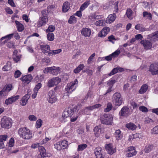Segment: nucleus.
Returning a JSON list of instances; mask_svg holds the SVG:
<instances>
[{
	"label": "nucleus",
	"instance_id": "nucleus-45",
	"mask_svg": "<svg viewBox=\"0 0 158 158\" xmlns=\"http://www.w3.org/2000/svg\"><path fill=\"white\" fill-rule=\"evenodd\" d=\"M151 133L152 134H158V125L155 126L151 130Z\"/></svg>",
	"mask_w": 158,
	"mask_h": 158
},
{
	"label": "nucleus",
	"instance_id": "nucleus-19",
	"mask_svg": "<svg viewBox=\"0 0 158 158\" xmlns=\"http://www.w3.org/2000/svg\"><path fill=\"white\" fill-rule=\"evenodd\" d=\"M94 134L96 137H98L103 132V130L101 128L100 126L95 127L94 129Z\"/></svg>",
	"mask_w": 158,
	"mask_h": 158
},
{
	"label": "nucleus",
	"instance_id": "nucleus-21",
	"mask_svg": "<svg viewBox=\"0 0 158 158\" xmlns=\"http://www.w3.org/2000/svg\"><path fill=\"white\" fill-rule=\"evenodd\" d=\"M7 138V135H0V149L4 148V141L6 140Z\"/></svg>",
	"mask_w": 158,
	"mask_h": 158
},
{
	"label": "nucleus",
	"instance_id": "nucleus-60",
	"mask_svg": "<svg viewBox=\"0 0 158 158\" xmlns=\"http://www.w3.org/2000/svg\"><path fill=\"white\" fill-rule=\"evenodd\" d=\"M21 73L20 71L17 70L15 72L14 77L15 78H18L20 76Z\"/></svg>",
	"mask_w": 158,
	"mask_h": 158
},
{
	"label": "nucleus",
	"instance_id": "nucleus-55",
	"mask_svg": "<svg viewBox=\"0 0 158 158\" xmlns=\"http://www.w3.org/2000/svg\"><path fill=\"white\" fill-rule=\"evenodd\" d=\"M12 88V85L10 84H9L7 85L6 87H4L3 89H5V92L6 91H9L11 90Z\"/></svg>",
	"mask_w": 158,
	"mask_h": 158
},
{
	"label": "nucleus",
	"instance_id": "nucleus-42",
	"mask_svg": "<svg viewBox=\"0 0 158 158\" xmlns=\"http://www.w3.org/2000/svg\"><path fill=\"white\" fill-rule=\"evenodd\" d=\"M55 27L52 25L49 26L46 30V32H52L55 30Z\"/></svg>",
	"mask_w": 158,
	"mask_h": 158
},
{
	"label": "nucleus",
	"instance_id": "nucleus-15",
	"mask_svg": "<svg viewBox=\"0 0 158 158\" xmlns=\"http://www.w3.org/2000/svg\"><path fill=\"white\" fill-rule=\"evenodd\" d=\"M94 153L96 158H103L104 155L102 152V148L100 147H98L95 148Z\"/></svg>",
	"mask_w": 158,
	"mask_h": 158
},
{
	"label": "nucleus",
	"instance_id": "nucleus-3",
	"mask_svg": "<svg viewBox=\"0 0 158 158\" xmlns=\"http://www.w3.org/2000/svg\"><path fill=\"white\" fill-rule=\"evenodd\" d=\"M112 102L116 106H120L123 103L122 98L121 94L118 92H116L112 96Z\"/></svg>",
	"mask_w": 158,
	"mask_h": 158
},
{
	"label": "nucleus",
	"instance_id": "nucleus-63",
	"mask_svg": "<svg viewBox=\"0 0 158 158\" xmlns=\"http://www.w3.org/2000/svg\"><path fill=\"white\" fill-rule=\"evenodd\" d=\"M95 55V53H94L90 56L88 60V63L90 64V63H91V62L92 61V60L94 58Z\"/></svg>",
	"mask_w": 158,
	"mask_h": 158
},
{
	"label": "nucleus",
	"instance_id": "nucleus-4",
	"mask_svg": "<svg viewBox=\"0 0 158 158\" xmlns=\"http://www.w3.org/2000/svg\"><path fill=\"white\" fill-rule=\"evenodd\" d=\"M12 124V119L10 118L4 116L2 118L1 125L2 127L8 129L11 127Z\"/></svg>",
	"mask_w": 158,
	"mask_h": 158
},
{
	"label": "nucleus",
	"instance_id": "nucleus-50",
	"mask_svg": "<svg viewBox=\"0 0 158 158\" xmlns=\"http://www.w3.org/2000/svg\"><path fill=\"white\" fill-rule=\"evenodd\" d=\"M42 121L41 119H39L37 120L36 121V127L37 128H39L42 125Z\"/></svg>",
	"mask_w": 158,
	"mask_h": 158
},
{
	"label": "nucleus",
	"instance_id": "nucleus-18",
	"mask_svg": "<svg viewBox=\"0 0 158 158\" xmlns=\"http://www.w3.org/2000/svg\"><path fill=\"white\" fill-rule=\"evenodd\" d=\"M109 31L110 28L109 27H104L98 34V36L100 37H104Z\"/></svg>",
	"mask_w": 158,
	"mask_h": 158
},
{
	"label": "nucleus",
	"instance_id": "nucleus-36",
	"mask_svg": "<svg viewBox=\"0 0 158 158\" xmlns=\"http://www.w3.org/2000/svg\"><path fill=\"white\" fill-rule=\"evenodd\" d=\"M90 3L89 1L85 2L83 4H82L80 8V10H83L85 8H86L89 4Z\"/></svg>",
	"mask_w": 158,
	"mask_h": 158
},
{
	"label": "nucleus",
	"instance_id": "nucleus-58",
	"mask_svg": "<svg viewBox=\"0 0 158 158\" xmlns=\"http://www.w3.org/2000/svg\"><path fill=\"white\" fill-rule=\"evenodd\" d=\"M61 51V50L60 49H58V50H51V52L52 53V55H53L56 54L58 53H60Z\"/></svg>",
	"mask_w": 158,
	"mask_h": 158
},
{
	"label": "nucleus",
	"instance_id": "nucleus-1",
	"mask_svg": "<svg viewBox=\"0 0 158 158\" xmlns=\"http://www.w3.org/2000/svg\"><path fill=\"white\" fill-rule=\"evenodd\" d=\"M80 107V105H77L73 108H68L67 110L64 111L61 117L59 118L60 121L62 122H64L66 120V118L70 117L71 122L75 121L78 117L76 114V112L78 111Z\"/></svg>",
	"mask_w": 158,
	"mask_h": 158
},
{
	"label": "nucleus",
	"instance_id": "nucleus-46",
	"mask_svg": "<svg viewBox=\"0 0 158 158\" xmlns=\"http://www.w3.org/2000/svg\"><path fill=\"white\" fill-rule=\"evenodd\" d=\"M118 2L117 1L115 2L114 4H113L112 5V6L113 7L115 10L114 11V12H115V13H117L118 11Z\"/></svg>",
	"mask_w": 158,
	"mask_h": 158
},
{
	"label": "nucleus",
	"instance_id": "nucleus-24",
	"mask_svg": "<svg viewBox=\"0 0 158 158\" xmlns=\"http://www.w3.org/2000/svg\"><path fill=\"white\" fill-rule=\"evenodd\" d=\"M116 18V15L115 13L110 15L106 20V22L107 23H110L113 22Z\"/></svg>",
	"mask_w": 158,
	"mask_h": 158
},
{
	"label": "nucleus",
	"instance_id": "nucleus-2",
	"mask_svg": "<svg viewBox=\"0 0 158 158\" xmlns=\"http://www.w3.org/2000/svg\"><path fill=\"white\" fill-rule=\"evenodd\" d=\"M18 133L20 137L25 139H29L32 137L31 132L26 127L19 128L18 131Z\"/></svg>",
	"mask_w": 158,
	"mask_h": 158
},
{
	"label": "nucleus",
	"instance_id": "nucleus-17",
	"mask_svg": "<svg viewBox=\"0 0 158 158\" xmlns=\"http://www.w3.org/2000/svg\"><path fill=\"white\" fill-rule=\"evenodd\" d=\"M123 71V69L120 67H117L115 68H114L108 75H105V77H106L108 76H111L114 74H115L118 72H121Z\"/></svg>",
	"mask_w": 158,
	"mask_h": 158
},
{
	"label": "nucleus",
	"instance_id": "nucleus-53",
	"mask_svg": "<svg viewBox=\"0 0 158 158\" xmlns=\"http://www.w3.org/2000/svg\"><path fill=\"white\" fill-rule=\"evenodd\" d=\"M137 152L136 151H134L132 152H130L129 153H127V157H131L133 156L136 155V154Z\"/></svg>",
	"mask_w": 158,
	"mask_h": 158
},
{
	"label": "nucleus",
	"instance_id": "nucleus-20",
	"mask_svg": "<svg viewBox=\"0 0 158 158\" xmlns=\"http://www.w3.org/2000/svg\"><path fill=\"white\" fill-rule=\"evenodd\" d=\"M105 148L107 152L108 153L110 154H112L115 152L113 147V146L112 144H106V145Z\"/></svg>",
	"mask_w": 158,
	"mask_h": 158
},
{
	"label": "nucleus",
	"instance_id": "nucleus-49",
	"mask_svg": "<svg viewBox=\"0 0 158 158\" xmlns=\"http://www.w3.org/2000/svg\"><path fill=\"white\" fill-rule=\"evenodd\" d=\"M54 82L55 83V85H58L61 81V79L58 77H56L52 79Z\"/></svg>",
	"mask_w": 158,
	"mask_h": 158
},
{
	"label": "nucleus",
	"instance_id": "nucleus-27",
	"mask_svg": "<svg viewBox=\"0 0 158 158\" xmlns=\"http://www.w3.org/2000/svg\"><path fill=\"white\" fill-rule=\"evenodd\" d=\"M15 23L17 26V27L18 31L21 32L24 30V27L23 25L19 21L15 20Z\"/></svg>",
	"mask_w": 158,
	"mask_h": 158
},
{
	"label": "nucleus",
	"instance_id": "nucleus-61",
	"mask_svg": "<svg viewBox=\"0 0 158 158\" xmlns=\"http://www.w3.org/2000/svg\"><path fill=\"white\" fill-rule=\"evenodd\" d=\"M13 59L14 61L16 62H17L20 60V56L18 55L14 56H13Z\"/></svg>",
	"mask_w": 158,
	"mask_h": 158
},
{
	"label": "nucleus",
	"instance_id": "nucleus-64",
	"mask_svg": "<svg viewBox=\"0 0 158 158\" xmlns=\"http://www.w3.org/2000/svg\"><path fill=\"white\" fill-rule=\"evenodd\" d=\"M55 92L53 90H50L48 93V97H52L55 96Z\"/></svg>",
	"mask_w": 158,
	"mask_h": 158
},
{
	"label": "nucleus",
	"instance_id": "nucleus-30",
	"mask_svg": "<svg viewBox=\"0 0 158 158\" xmlns=\"http://www.w3.org/2000/svg\"><path fill=\"white\" fill-rule=\"evenodd\" d=\"M126 126L128 129L132 130H135L137 127L136 126L132 123H129L126 124Z\"/></svg>",
	"mask_w": 158,
	"mask_h": 158
},
{
	"label": "nucleus",
	"instance_id": "nucleus-7",
	"mask_svg": "<svg viewBox=\"0 0 158 158\" xmlns=\"http://www.w3.org/2000/svg\"><path fill=\"white\" fill-rule=\"evenodd\" d=\"M148 71L152 75H158V62H155L151 64Z\"/></svg>",
	"mask_w": 158,
	"mask_h": 158
},
{
	"label": "nucleus",
	"instance_id": "nucleus-35",
	"mask_svg": "<svg viewBox=\"0 0 158 158\" xmlns=\"http://www.w3.org/2000/svg\"><path fill=\"white\" fill-rule=\"evenodd\" d=\"M76 22V18L73 15L71 16L68 21V22L69 24L75 23Z\"/></svg>",
	"mask_w": 158,
	"mask_h": 158
},
{
	"label": "nucleus",
	"instance_id": "nucleus-29",
	"mask_svg": "<svg viewBox=\"0 0 158 158\" xmlns=\"http://www.w3.org/2000/svg\"><path fill=\"white\" fill-rule=\"evenodd\" d=\"M148 86L146 84L143 85L141 89L139 90V93L140 94H143L145 93L147 90Z\"/></svg>",
	"mask_w": 158,
	"mask_h": 158
},
{
	"label": "nucleus",
	"instance_id": "nucleus-44",
	"mask_svg": "<svg viewBox=\"0 0 158 158\" xmlns=\"http://www.w3.org/2000/svg\"><path fill=\"white\" fill-rule=\"evenodd\" d=\"M132 11L130 9H128L127 10L126 14L127 17L129 19H130L131 18V17L132 14Z\"/></svg>",
	"mask_w": 158,
	"mask_h": 158
},
{
	"label": "nucleus",
	"instance_id": "nucleus-26",
	"mask_svg": "<svg viewBox=\"0 0 158 158\" xmlns=\"http://www.w3.org/2000/svg\"><path fill=\"white\" fill-rule=\"evenodd\" d=\"M70 4L68 2H64L62 6V10L64 12H67L70 9Z\"/></svg>",
	"mask_w": 158,
	"mask_h": 158
},
{
	"label": "nucleus",
	"instance_id": "nucleus-9",
	"mask_svg": "<svg viewBox=\"0 0 158 158\" xmlns=\"http://www.w3.org/2000/svg\"><path fill=\"white\" fill-rule=\"evenodd\" d=\"M40 49L42 52L45 55L48 56L52 55V53L51 52L50 46L48 45H41L40 46Z\"/></svg>",
	"mask_w": 158,
	"mask_h": 158
},
{
	"label": "nucleus",
	"instance_id": "nucleus-25",
	"mask_svg": "<svg viewBox=\"0 0 158 158\" xmlns=\"http://www.w3.org/2000/svg\"><path fill=\"white\" fill-rule=\"evenodd\" d=\"M154 146L152 144H149L146 146L144 149L143 151L146 153H149L153 150Z\"/></svg>",
	"mask_w": 158,
	"mask_h": 158
},
{
	"label": "nucleus",
	"instance_id": "nucleus-43",
	"mask_svg": "<svg viewBox=\"0 0 158 158\" xmlns=\"http://www.w3.org/2000/svg\"><path fill=\"white\" fill-rule=\"evenodd\" d=\"M87 147V145L85 144L78 145L77 150L79 151H82L85 149Z\"/></svg>",
	"mask_w": 158,
	"mask_h": 158
},
{
	"label": "nucleus",
	"instance_id": "nucleus-47",
	"mask_svg": "<svg viewBox=\"0 0 158 158\" xmlns=\"http://www.w3.org/2000/svg\"><path fill=\"white\" fill-rule=\"evenodd\" d=\"M49 11L47 10L46 9L44 10L41 11V13L42 14L41 17H48V14Z\"/></svg>",
	"mask_w": 158,
	"mask_h": 158
},
{
	"label": "nucleus",
	"instance_id": "nucleus-41",
	"mask_svg": "<svg viewBox=\"0 0 158 158\" xmlns=\"http://www.w3.org/2000/svg\"><path fill=\"white\" fill-rule=\"evenodd\" d=\"M112 106L111 102H109L107 104V107L105 109L104 111L105 112H108L112 109Z\"/></svg>",
	"mask_w": 158,
	"mask_h": 158
},
{
	"label": "nucleus",
	"instance_id": "nucleus-59",
	"mask_svg": "<svg viewBox=\"0 0 158 158\" xmlns=\"http://www.w3.org/2000/svg\"><path fill=\"white\" fill-rule=\"evenodd\" d=\"M108 39L109 41L112 43L113 44L114 43V42L113 41L116 40V39H115L114 36L112 35L109 36Z\"/></svg>",
	"mask_w": 158,
	"mask_h": 158
},
{
	"label": "nucleus",
	"instance_id": "nucleus-13",
	"mask_svg": "<svg viewBox=\"0 0 158 158\" xmlns=\"http://www.w3.org/2000/svg\"><path fill=\"white\" fill-rule=\"evenodd\" d=\"M19 98V96L18 95L15 96H12L6 99L5 103L7 105L12 104L17 100Z\"/></svg>",
	"mask_w": 158,
	"mask_h": 158
},
{
	"label": "nucleus",
	"instance_id": "nucleus-31",
	"mask_svg": "<svg viewBox=\"0 0 158 158\" xmlns=\"http://www.w3.org/2000/svg\"><path fill=\"white\" fill-rule=\"evenodd\" d=\"M11 63L10 61H7L6 65L4 66L2 68V70L4 71L9 70L11 69Z\"/></svg>",
	"mask_w": 158,
	"mask_h": 158
},
{
	"label": "nucleus",
	"instance_id": "nucleus-34",
	"mask_svg": "<svg viewBox=\"0 0 158 158\" xmlns=\"http://www.w3.org/2000/svg\"><path fill=\"white\" fill-rule=\"evenodd\" d=\"M143 16L144 17L151 20L152 18V15L151 13H148L147 11H144L143 12Z\"/></svg>",
	"mask_w": 158,
	"mask_h": 158
},
{
	"label": "nucleus",
	"instance_id": "nucleus-32",
	"mask_svg": "<svg viewBox=\"0 0 158 158\" xmlns=\"http://www.w3.org/2000/svg\"><path fill=\"white\" fill-rule=\"evenodd\" d=\"M84 67L85 66L83 64H81L74 70L73 72L75 73H77L82 70Z\"/></svg>",
	"mask_w": 158,
	"mask_h": 158
},
{
	"label": "nucleus",
	"instance_id": "nucleus-10",
	"mask_svg": "<svg viewBox=\"0 0 158 158\" xmlns=\"http://www.w3.org/2000/svg\"><path fill=\"white\" fill-rule=\"evenodd\" d=\"M119 115L121 116L127 117L131 113L129 109L127 106H123L119 112Z\"/></svg>",
	"mask_w": 158,
	"mask_h": 158
},
{
	"label": "nucleus",
	"instance_id": "nucleus-37",
	"mask_svg": "<svg viewBox=\"0 0 158 158\" xmlns=\"http://www.w3.org/2000/svg\"><path fill=\"white\" fill-rule=\"evenodd\" d=\"M149 37L153 38L158 40V31H156L152 34L148 35Z\"/></svg>",
	"mask_w": 158,
	"mask_h": 158
},
{
	"label": "nucleus",
	"instance_id": "nucleus-56",
	"mask_svg": "<svg viewBox=\"0 0 158 158\" xmlns=\"http://www.w3.org/2000/svg\"><path fill=\"white\" fill-rule=\"evenodd\" d=\"M116 81L115 80L112 79L108 81L107 84L109 85L110 87H112L113 85L116 82Z\"/></svg>",
	"mask_w": 158,
	"mask_h": 158
},
{
	"label": "nucleus",
	"instance_id": "nucleus-5",
	"mask_svg": "<svg viewBox=\"0 0 158 158\" xmlns=\"http://www.w3.org/2000/svg\"><path fill=\"white\" fill-rule=\"evenodd\" d=\"M113 117L110 114H105L101 118L102 123L107 125H111L113 122Z\"/></svg>",
	"mask_w": 158,
	"mask_h": 158
},
{
	"label": "nucleus",
	"instance_id": "nucleus-16",
	"mask_svg": "<svg viewBox=\"0 0 158 158\" xmlns=\"http://www.w3.org/2000/svg\"><path fill=\"white\" fill-rule=\"evenodd\" d=\"M81 33L82 35L85 37H89L91 34V30L89 28H83L81 31Z\"/></svg>",
	"mask_w": 158,
	"mask_h": 158
},
{
	"label": "nucleus",
	"instance_id": "nucleus-57",
	"mask_svg": "<svg viewBox=\"0 0 158 158\" xmlns=\"http://www.w3.org/2000/svg\"><path fill=\"white\" fill-rule=\"evenodd\" d=\"M120 50H116L114 52L111 54L113 57H117L120 53Z\"/></svg>",
	"mask_w": 158,
	"mask_h": 158
},
{
	"label": "nucleus",
	"instance_id": "nucleus-22",
	"mask_svg": "<svg viewBox=\"0 0 158 158\" xmlns=\"http://www.w3.org/2000/svg\"><path fill=\"white\" fill-rule=\"evenodd\" d=\"M60 72V68L55 66L51 67L50 73L53 75H57Z\"/></svg>",
	"mask_w": 158,
	"mask_h": 158
},
{
	"label": "nucleus",
	"instance_id": "nucleus-51",
	"mask_svg": "<svg viewBox=\"0 0 158 158\" xmlns=\"http://www.w3.org/2000/svg\"><path fill=\"white\" fill-rule=\"evenodd\" d=\"M54 85H55V84L52 79L49 81L48 83V87H51L54 86Z\"/></svg>",
	"mask_w": 158,
	"mask_h": 158
},
{
	"label": "nucleus",
	"instance_id": "nucleus-54",
	"mask_svg": "<svg viewBox=\"0 0 158 158\" xmlns=\"http://www.w3.org/2000/svg\"><path fill=\"white\" fill-rule=\"evenodd\" d=\"M139 109L141 111L144 112H147L148 111V109L145 107L143 106H141L139 107Z\"/></svg>",
	"mask_w": 158,
	"mask_h": 158
},
{
	"label": "nucleus",
	"instance_id": "nucleus-38",
	"mask_svg": "<svg viewBox=\"0 0 158 158\" xmlns=\"http://www.w3.org/2000/svg\"><path fill=\"white\" fill-rule=\"evenodd\" d=\"M95 25L97 26H104L105 24V21L104 20H100L96 21L94 23Z\"/></svg>",
	"mask_w": 158,
	"mask_h": 158
},
{
	"label": "nucleus",
	"instance_id": "nucleus-52",
	"mask_svg": "<svg viewBox=\"0 0 158 158\" xmlns=\"http://www.w3.org/2000/svg\"><path fill=\"white\" fill-rule=\"evenodd\" d=\"M7 46L10 48H15L14 43L13 42L11 41L9 42L7 44Z\"/></svg>",
	"mask_w": 158,
	"mask_h": 158
},
{
	"label": "nucleus",
	"instance_id": "nucleus-6",
	"mask_svg": "<svg viewBox=\"0 0 158 158\" xmlns=\"http://www.w3.org/2000/svg\"><path fill=\"white\" fill-rule=\"evenodd\" d=\"M78 82L77 79H76L74 81L68 83L65 90L68 93H71L76 88V85L78 84Z\"/></svg>",
	"mask_w": 158,
	"mask_h": 158
},
{
	"label": "nucleus",
	"instance_id": "nucleus-48",
	"mask_svg": "<svg viewBox=\"0 0 158 158\" xmlns=\"http://www.w3.org/2000/svg\"><path fill=\"white\" fill-rule=\"evenodd\" d=\"M153 121L148 117L145 118L144 123H153Z\"/></svg>",
	"mask_w": 158,
	"mask_h": 158
},
{
	"label": "nucleus",
	"instance_id": "nucleus-14",
	"mask_svg": "<svg viewBox=\"0 0 158 158\" xmlns=\"http://www.w3.org/2000/svg\"><path fill=\"white\" fill-rule=\"evenodd\" d=\"M33 77L31 74H28L20 78V80L24 83L28 84L31 81Z\"/></svg>",
	"mask_w": 158,
	"mask_h": 158
},
{
	"label": "nucleus",
	"instance_id": "nucleus-12",
	"mask_svg": "<svg viewBox=\"0 0 158 158\" xmlns=\"http://www.w3.org/2000/svg\"><path fill=\"white\" fill-rule=\"evenodd\" d=\"M48 21V17H41L37 23V26L39 27L46 24Z\"/></svg>",
	"mask_w": 158,
	"mask_h": 158
},
{
	"label": "nucleus",
	"instance_id": "nucleus-28",
	"mask_svg": "<svg viewBox=\"0 0 158 158\" xmlns=\"http://www.w3.org/2000/svg\"><path fill=\"white\" fill-rule=\"evenodd\" d=\"M39 152H40V156L42 158H44L46 156V150L45 148L42 146H40L39 148Z\"/></svg>",
	"mask_w": 158,
	"mask_h": 158
},
{
	"label": "nucleus",
	"instance_id": "nucleus-33",
	"mask_svg": "<svg viewBox=\"0 0 158 158\" xmlns=\"http://www.w3.org/2000/svg\"><path fill=\"white\" fill-rule=\"evenodd\" d=\"M114 135L117 140H119L122 137V135L121 134V131L120 130H117L116 131Z\"/></svg>",
	"mask_w": 158,
	"mask_h": 158
},
{
	"label": "nucleus",
	"instance_id": "nucleus-39",
	"mask_svg": "<svg viewBox=\"0 0 158 158\" xmlns=\"http://www.w3.org/2000/svg\"><path fill=\"white\" fill-rule=\"evenodd\" d=\"M56 97L55 96L52 97H48V102L51 103H53L55 102L57 100Z\"/></svg>",
	"mask_w": 158,
	"mask_h": 158
},
{
	"label": "nucleus",
	"instance_id": "nucleus-11",
	"mask_svg": "<svg viewBox=\"0 0 158 158\" xmlns=\"http://www.w3.org/2000/svg\"><path fill=\"white\" fill-rule=\"evenodd\" d=\"M140 43L143 44L144 48L146 50L150 49L152 47V44L151 42L147 40H141Z\"/></svg>",
	"mask_w": 158,
	"mask_h": 158
},
{
	"label": "nucleus",
	"instance_id": "nucleus-8",
	"mask_svg": "<svg viewBox=\"0 0 158 158\" xmlns=\"http://www.w3.org/2000/svg\"><path fill=\"white\" fill-rule=\"evenodd\" d=\"M68 142L65 140L61 141L58 142L55 145V148L57 150H60L62 149H64L68 146Z\"/></svg>",
	"mask_w": 158,
	"mask_h": 158
},
{
	"label": "nucleus",
	"instance_id": "nucleus-23",
	"mask_svg": "<svg viewBox=\"0 0 158 158\" xmlns=\"http://www.w3.org/2000/svg\"><path fill=\"white\" fill-rule=\"evenodd\" d=\"M30 97V94H26L21 99V102L20 104L23 106H25L27 103L28 99Z\"/></svg>",
	"mask_w": 158,
	"mask_h": 158
},
{
	"label": "nucleus",
	"instance_id": "nucleus-62",
	"mask_svg": "<svg viewBox=\"0 0 158 158\" xmlns=\"http://www.w3.org/2000/svg\"><path fill=\"white\" fill-rule=\"evenodd\" d=\"M42 86V84L41 83H38L36 85L35 88L34 89V90H36L37 92L40 89Z\"/></svg>",
	"mask_w": 158,
	"mask_h": 158
},
{
	"label": "nucleus",
	"instance_id": "nucleus-40",
	"mask_svg": "<svg viewBox=\"0 0 158 158\" xmlns=\"http://www.w3.org/2000/svg\"><path fill=\"white\" fill-rule=\"evenodd\" d=\"M47 37L48 40L50 41H52L54 39V36L52 33H48Z\"/></svg>",
	"mask_w": 158,
	"mask_h": 158
}]
</instances>
